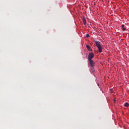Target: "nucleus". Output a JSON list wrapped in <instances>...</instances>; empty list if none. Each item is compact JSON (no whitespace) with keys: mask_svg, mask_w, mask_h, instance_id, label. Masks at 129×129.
Returning <instances> with one entry per match:
<instances>
[{"mask_svg":"<svg viewBox=\"0 0 129 129\" xmlns=\"http://www.w3.org/2000/svg\"><path fill=\"white\" fill-rule=\"evenodd\" d=\"M95 44H96V47H98L99 53H102L103 48H102V46H101V45H100V42L95 41Z\"/></svg>","mask_w":129,"mask_h":129,"instance_id":"1","label":"nucleus"},{"mask_svg":"<svg viewBox=\"0 0 129 129\" xmlns=\"http://www.w3.org/2000/svg\"><path fill=\"white\" fill-rule=\"evenodd\" d=\"M94 57V53L91 52L88 55V60H92V58Z\"/></svg>","mask_w":129,"mask_h":129,"instance_id":"2","label":"nucleus"},{"mask_svg":"<svg viewBox=\"0 0 129 129\" xmlns=\"http://www.w3.org/2000/svg\"><path fill=\"white\" fill-rule=\"evenodd\" d=\"M89 64L91 67H94L95 66V62L93 61V60H89Z\"/></svg>","mask_w":129,"mask_h":129,"instance_id":"3","label":"nucleus"},{"mask_svg":"<svg viewBox=\"0 0 129 129\" xmlns=\"http://www.w3.org/2000/svg\"><path fill=\"white\" fill-rule=\"evenodd\" d=\"M87 49H88V51H92V49H91V47L89 46V45H87L86 46Z\"/></svg>","mask_w":129,"mask_h":129,"instance_id":"4","label":"nucleus"},{"mask_svg":"<svg viewBox=\"0 0 129 129\" xmlns=\"http://www.w3.org/2000/svg\"><path fill=\"white\" fill-rule=\"evenodd\" d=\"M82 21H83L84 26H86V19H85V18H83Z\"/></svg>","mask_w":129,"mask_h":129,"instance_id":"5","label":"nucleus"},{"mask_svg":"<svg viewBox=\"0 0 129 129\" xmlns=\"http://www.w3.org/2000/svg\"><path fill=\"white\" fill-rule=\"evenodd\" d=\"M124 106H125V107H128V106H129L128 103H127V102L125 103Z\"/></svg>","mask_w":129,"mask_h":129,"instance_id":"6","label":"nucleus"},{"mask_svg":"<svg viewBox=\"0 0 129 129\" xmlns=\"http://www.w3.org/2000/svg\"><path fill=\"white\" fill-rule=\"evenodd\" d=\"M125 30H126V28L124 27L122 28V31H125Z\"/></svg>","mask_w":129,"mask_h":129,"instance_id":"7","label":"nucleus"},{"mask_svg":"<svg viewBox=\"0 0 129 129\" xmlns=\"http://www.w3.org/2000/svg\"><path fill=\"white\" fill-rule=\"evenodd\" d=\"M90 36H89V34H87L86 35V37L87 38H89Z\"/></svg>","mask_w":129,"mask_h":129,"instance_id":"8","label":"nucleus"},{"mask_svg":"<svg viewBox=\"0 0 129 129\" xmlns=\"http://www.w3.org/2000/svg\"><path fill=\"white\" fill-rule=\"evenodd\" d=\"M121 27L122 28H124V25H123V24L121 25Z\"/></svg>","mask_w":129,"mask_h":129,"instance_id":"9","label":"nucleus"},{"mask_svg":"<svg viewBox=\"0 0 129 129\" xmlns=\"http://www.w3.org/2000/svg\"><path fill=\"white\" fill-rule=\"evenodd\" d=\"M114 101H115V100H114Z\"/></svg>","mask_w":129,"mask_h":129,"instance_id":"10","label":"nucleus"}]
</instances>
